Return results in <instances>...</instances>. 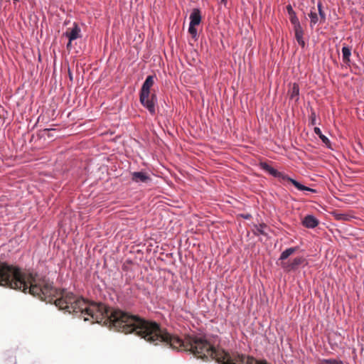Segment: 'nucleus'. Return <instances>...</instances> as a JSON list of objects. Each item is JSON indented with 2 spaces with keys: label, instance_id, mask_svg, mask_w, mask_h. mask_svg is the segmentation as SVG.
Returning a JSON list of instances; mask_svg holds the SVG:
<instances>
[{
  "label": "nucleus",
  "instance_id": "nucleus-1",
  "mask_svg": "<svg viewBox=\"0 0 364 364\" xmlns=\"http://www.w3.org/2000/svg\"><path fill=\"white\" fill-rule=\"evenodd\" d=\"M115 331L134 332L146 341L157 345L164 343L174 349L190 350L201 358H209L220 364H258V361L238 355L232 357L223 350L214 348L203 337L189 338L186 341L164 331L155 322H149L115 309Z\"/></svg>",
  "mask_w": 364,
  "mask_h": 364
},
{
  "label": "nucleus",
  "instance_id": "nucleus-2",
  "mask_svg": "<svg viewBox=\"0 0 364 364\" xmlns=\"http://www.w3.org/2000/svg\"><path fill=\"white\" fill-rule=\"evenodd\" d=\"M0 285L18 289L45 299L54 296L56 290L52 284L32 273H24L13 265L0 261Z\"/></svg>",
  "mask_w": 364,
  "mask_h": 364
},
{
  "label": "nucleus",
  "instance_id": "nucleus-3",
  "mask_svg": "<svg viewBox=\"0 0 364 364\" xmlns=\"http://www.w3.org/2000/svg\"><path fill=\"white\" fill-rule=\"evenodd\" d=\"M55 304L60 309L65 310L69 314H78L84 321H88L89 316L95 322L109 328L114 325V309L102 304H87L86 301L77 298L73 293L63 291L60 297L55 300Z\"/></svg>",
  "mask_w": 364,
  "mask_h": 364
},
{
  "label": "nucleus",
  "instance_id": "nucleus-4",
  "mask_svg": "<svg viewBox=\"0 0 364 364\" xmlns=\"http://www.w3.org/2000/svg\"><path fill=\"white\" fill-rule=\"evenodd\" d=\"M261 168L263 170L267 171L270 175H272L274 177H277V178H281L282 177L284 179L289 180L299 191H311V192H313V193L316 192V191L314 189L309 188V187H306V186L302 185L301 183H300L299 182H298L296 180L292 179V178H289L288 176H283V174L281 172H279L277 169H275L274 168L272 167L271 166H269L267 163H262L261 164Z\"/></svg>",
  "mask_w": 364,
  "mask_h": 364
},
{
  "label": "nucleus",
  "instance_id": "nucleus-5",
  "mask_svg": "<svg viewBox=\"0 0 364 364\" xmlns=\"http://www.w3.org/2000/svg\"><path fill=\"white\" fill-rule=\"evenodd\" d=\"M156 96L152 95L151 98L149 97H145L143 99L142 95H140L139 100L141 105L146 107L151 114H155V105H156Z\"/></svg>",
  "mask_w": 364,
  "mask_h": 364
},
{
  "label": "nucleus",
  "instance_id": "nucleus-6",
  "mask_svg": "<svg viewBox=\"0 0 364 364\" xmlns=\"http://www.w3.org/2000/svg\"><path fill=\"white\" fill-rule=\"evenodd\" d=\"M154 76L153 75H149L146 77L145 81L144 82L141 92L140 95H142V98H144L145 97H149L150 95V88L154 85Z\"/></svg>",
  "mask_w": 364,
  "mask_h": 364
},
{
  "label": "nucleus",
  "instance_id": "nucleus-7",
  "mask_svg": "<svg viewBox=\"0 0 364 364\" xmlns=\"http://www.w3.org/2000/svg\"><path fill=\"white\" fill-rule=\"evenodd\" d=\"M304 262V257H296L290 263L283 262L282 264V267L284 270H286L287 272H290L291 270L296 269Z\"/></svg>",
  "mask_w": 364,
  "mask_h": 364
},
{
  "label": "nucleus",
  "instance_id": "nucleus-8",
  "mask_svg": "<svg viewBox=\"0 0 364 364\" xmlns=\"http://www.w3.org/2000/svg\"><path fill=\"white\" fill-rule=\"evenodd\" d=\"M132 178L136 183H148L151 181L149 175L143 171L133 172Z\"/></svg>",
  "mask_w": 364,
  "mask_h": 364
},
{
  "label": "nucleus",
  "instance_id": "nucleus-9",
  "mask_svg": "<svg viewBox=\"0 0 364 364\" xmlns=\"http://www.w3.org/2000/svg\"><path fill=\"white\" fill-rule=\"evenodd\" d=\"M302 225L307 228H314L318 225V220L313 215H307L302 220Z\"/></svg>",
  "mask_w": 364,
  "mask_h": 364
},
{
  "label": "nucleus",
  "instance_id": "nucleus-10",
  "mask_svg": "<svg viewBox=\"0 0 364 364\" xmlns=\"http://www.w3.org/2000/svg\"><path fill=\"white\" fill-rule=\"evenodd\" d=\"M80 28L78 26L77 24L74 23V26L73 28L70 30V31H66L64 33V36L68 38L70 41H73L80 37Z\"/></svg>",
  "mask_w": 364,
  "mask_h": 364
},
{
  "label": "nucleus",
  "instance_id": "nucleus-11",
  "mask_svg": "<svg viewBox=\"0 0 364 364\" xmlns=\"http://www.w3.org/2000/svg\"><path fill=\"white\" fill-rule=\"evenodd\" d=\"M201 21V16L198 9H193L190 15V23L189 25L197 26Z\"/></svg>",
  "mask_w": 364,
  "mask_h": 364
},
{
  "label": "nucleus",
  "instance_id": "nucleus-12",
  "mask_svg": "<svg viewBox=\"0 0 364 364\" xmlns=\"http://www.w3.org/2000/svg\"><path fill=\"white\" fill-rule=\"evenodd\" d=\"M289 97L291 100L297 102L299 96V87L298 84L294 83L292 87L289 91Z\"/></svg>",
  "mask_w": 364,
  "mask_h": 364
},
{
  "label": "nucleus",
  "instance_id": "nucleus-13",
  "mask_svg": "<svg viewBox=\"0 0 364 364\" xmlns=\"http://www.w3.org/2000/svg\"><path fill=\"white\" fill-rule=\"evenodd\" d=\"M309 16L310 18V27L313 28L314 26L320 21V17L318 16L316 12L314 11V8H313L310 13L309 14Z\"/></svg>",
  "mask_w": 364,
  "mask_h": 364
},
{
  "label": "nucleus",
  "instance_id": "nucleus-14",
  "mask_svg": "<svg viewBox=\"0 0 364 364\" xmlns=\"http://www.w3.org/2000/svg\"><path fill=\"white\" fill-rule=\"evenodd\" d=\"M350 55H351V50L350 48H348V46H343L342 48V58H343V61L345 63H347L348 64L350 61Z\"/></svg>",
  "mask_w": 364,
  "mask_h": 364
},
{
  "label": "nucleus",
  "instance_id": "nucleus-15",
  "mask_svg": "<svg viewBox=\"0 0 364 364\" xmlns=\"http://www.w3.org/2000/svg\"><path fill=\"white\" fill-rule=\"evenodd\" d=\"M298 250L297 247H289L284 251L282 252L279 257V260H285L287 259L290 255H291L293 253H294Z\"/></svg>",
  "mask_w": 364,
  "mask_h": 364
},
{
  "label": "nucleus",
  "instance_id": "nucleus-16",
  "mask_svg": "<svg viewBox=\"0 0 364 364\" xmlns=\"http://www.w3.org/2000/svg\"><path fill=\"white\" fill-rule=\"evenodd\" d=\"M314 132L316 135H318L319 136V138L321 139V141L324 143V144H328L330 142L329 139H328V137H326L325 135H323L320 129V128L318 127H315L314 128Z\"/></svg>",
  "mask_w": 364,
  "mask_h": 364
},
{
  "label": "nucleus",
  "instance_id": "nucleus-17",
  "mask_svg": "<svg viewBox=\"0 0 364 364\" xmlns=\"http://www.w3.org/2000/svg\"><path fill=\"white\" fill-rule=\"evenodd\" d=\"M317 7L318 11V16L320 17V23H323L326 21V14L322 9V4L318 2L317 4Z\"/></svg>",
  "mask_w": 364,
  "mask_h": 364
},
{
  "label": "nucleus",
  "instance_id": "nucleus-18",
  "mask_svg": "<svg viewBox=\"0 0 364 364\" xmlns=\"http://www.w3.org/2000/svg\"><path fill=\"white\" fill-rule=\"evenodd\" d=\"M304 31L294 33L295 34V38H296L297 43L301 47H304L305 46V41L304 40Z\"/></svg>",
  "mask_w": 364,
  "mask_h": 364
},
{
  "label": "nucleus",
  "instance_id": "nucleus-19",
  "mask_svg": "<svg viewBox=\"0 0 364 364\" xmlns=\"http://www.w3.org/2000/svg\"><path fill=\"white\" fill-rule=\"evenodd\" d=\"M320 364H343V361L338 359L329 358L323 359L320 361Z\"/></svg>",
  "mask_w": 364,
  "mask_h": 364
},
{
  "label": "nucleus",
  "instance_id": "nucleus-20",
  "mask_svg": "<svg viewBox=\"0 0 364 364\" xmlns=\"http://www.w3.org/2000/svg\"><path fill=\"white\" fill-rule=\"evenodd\" d=\"M289 21H290L291 23L292 24V26L300 23V21L296 16V14L289 16Z\"/></svg>",
  "mask_w": 364,
  "mask_h": 364
},
{
  "label": "nucleus",
  "instance_id": "nucleus-21",
  "mask_svg": "<svg viewBox=\"0 0 364 364\" xmlns=\"http://www.w3.org/2000/svg\"><path fill=\"white\" fill-rule=\"evenodd\" d=\"M196 26L189 25L188 32L191 33L192 37L196 38L197 36V29L195 27Z\"/></svg>",
  "mask_w": 364,
  "mask_h": 364
},
{
  "label": "nucleus",
  "instance_id": "nucleus-22",
  "mask_svg": "<svg viewBox=\"0 0 364 364\" xmlns=\"http://www.w3.org/2000/svg\"><path fill=\"white\" fill-rule=\"evenodd\" d=\"M293 28H294V33L304 31V29L301 25V23H299L298 24L293 25Z\"/></svg>",
  "mask_w": 364,
  "mask_h": 364
},
{
  "label": "nucleus",
  "instance_id": "nucleus-23",
  "mask_svg": "<svg viewBox=\"0 0 364 364\" xmlns=\"http://www.w3.org/2000/svg\"><path fill=\"white\" fill-rule=\"evenodd\" d=\"M287 11L288 12L289 16L296 14V12L293 10L292 6L290 4L287 6Z\"/></svg>",
  "mask_w": 364,
  "mask_h": 364
},
{
  "label": "nucleus",
  "instance_id": "nucleus-24",
  "mask_svg": "<svg viewBox=\"0 0 364 364\" xmlns=\"http://www.w3.org/2000/svg\"><path fill=\"white\" fill-rule=\"evenodd\" d=\"M311 121L313 125L316 124V114L314 112L311 114Z\"/></svg>",
  "mask_w": 364,
  "mask_h": 364
},
{
  "label": "nucleus",
  "instance_id": "nucleus-25",
  "mask_svg": "<svg viewBox=\"0 0 364 364\" xmlns=\"http://www.w3.org/2000/svg\"><path fill=\"white\" fill-rule=\"evenodd\" d=\"M264 225H260L259 227L257 228L258 232H259L261 234H264L263 228Z\"/></svg>",
  "mask_w": 364,
  "mask_h": 364
},
{
  "label": "nucleus",
  "instance_id": "nucleus-26",
  "mask_svg": "<svg viewBox=\"0 0 364 364\" xmlns=\"http://www.w3.org/2000/svg\"><path fill=\"white\" fill-rule=\"evenodd\" d=\"M71 46H72V41H69L68 43H67L66 47H67L68 49H69V48H71Z\"/></svg>",
  "mask_w": 364,
  "mask_h": 364
},
{
  "label": "nucleus",
  "instance_id": "nucleus-27",
  "mask_svg": "<svg viewBox=\"0 0 364 364\" xmlns=\"http://www.w3.org/2000/svg\"><path fill=\"white\" fill-rule=\"evenodd\" d=\"M10 361L13 363V364H16V359L14 358H10Z\"/></svg>",
  "mask_w": 364,
  "mask_h": 364
},
{
  "label": "nucleus",
  "instance_id": "nucleus-28",
  "mask_svg": "<svg viewBox=\"0 0 364 364\" xmlns=\"http://www.w3.org/2000/svg\"><path fill=\"white\" fill-rule=\"evenodd\" d=\"M221 1H222L224 4H226L227 0H221Z\"/></svg>",
  "mask_w": 364,
  "mask_h": 364
},
{
  "label": "nucleus",
  "instance_id": "nucleus-29",
  "mask_svg": "<svg viewBox=\"0 0 364 364\" xmlns=\"http://www.w3.org/2000/svg\"><path fill=\"white\" fill-rule=\"evenodd\" d=\"M249 217H250V215H245L244 218H246V219H247V218H249Z\"/></svg>",
  "mask_w": 364,
  "mask_h": 364
},
{
  "label": "nucleus",
  "instance_id": "nucleus-30",
  "mask_svg": "<svg viewBox=\"0 0 364 364\" xmlns=\"http://www.w3.org/2000/svg\"><path fill=\"white\" fill-rule=\"evenodd\" d=\"M50 129H45L44 131H50Z\"/></svg>",
  "mask_w": 364,
  "mask_h": 364
},
{
  "label": "nucleus",
  "instance_id": "nucleus-31",
  "mask_svg": "<svg viewBox=\"0 0 364 364\" xmlns=\"http://www.w3.org/2000/svg\"><path fill=\"white\" fill-rule=\"evenodd\" d=\"M14 1H18L19 0H13Z\"/></svg>",
  "mask_w": 364,
  "mask_h": 364
}]
</instances>
